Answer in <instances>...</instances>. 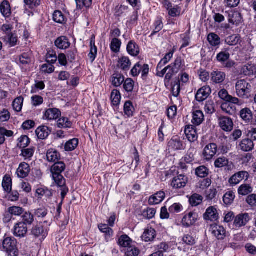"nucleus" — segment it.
Segmentation results:
<instances>
[{"label": "nucleus", "instance_id": "nucleus-1", "mask_svg": "<svg viewBox=\"0 0 256 256\" xmlns=\"http://www.w3.org/2000/svg\"><path fill=\"white\" fill-rule=\"evenodd\" d=\"M65 168L66 165L62 161H57L51 167L52 179L58 186H62L66 183V180L61 174Z\"/></svg>", "mask_w": 256, "mask_h": 256}, {"label": "nucleus", "instance_id": "nucleus-2", "mask_svg": "<svg viewBox=\"0 0 256 256\" xmlns=\"http://www.w3.org/2000/svg\"><path fill=\"white\" fill-rule=\"evenodd\" d=\"M0 248L6 252L8 256H18V250L16 248V240L12 237H6L3 240Z\"/></svg>", "mask_w": 256, "mask_h": 256}, {"label": "nucleus", "instance_id": "nucleus-3", "mask_svg": "<svg viewBox=\"0 0 256 256\" xmlns=\"http://www.w3.org/2000/svg\"><path fill=\"white\" fill-rule=\"evenodd\" d=\"M252 90L250 84L246 80H239L236 84V94L240 98L248 96Z\"/></svg>", "mask_w": 256, "mask_h": 256}, {"label": "nucleus", "instance_id": "nucleus-4", "mask_svg": "<svg viewBox=\"0 0 256 256\" xmlns=\"http://www.w3.org/2000/svg\"><path fill=\"white\" fill-rule=\"evenodd\" d=\"M198 218V214L195 212L186 213L182 218V224L185 228H189L195 224Z\"/></svg>", "mask_w": 256, "mask_h": 256}, {"label": "nucleus", "instance_id": "nucleus-5", "mask_svg": "<svg viewBox=\"0 0 256 256\" xmlns=\"http://www.w3.org/2000/svg\"><path fill=\"white\" fill-rule=\"evenodd\" d=\"M12 232L15 236L24 238L28 232V227L24 222H18L14 226Z\"/></svg>", "mask_w": 256, "mask_h": 256}, {"label": "nucleus", "instance_id": "nucleus-6", "mask_svg": "<svg viewBox=\"0 0 256 256\" xmlns=\"http://www.w3.org/2000/svg\"><path fill=\"white\" fill-rule=\"evenodd\" d=\"M188 182V178L184 174H178L172 178L171 186L174 188H181L186 186Z\"/></svg>", "mask_w": 256, "mask_h": 256}, {"label": "nucleus", "instance_id": "nucleus-7", "mask_svg": "<svg viewBox=\"0 0 256 256\" xmlns=\"http://www.w3.org/2000/svg\"><path fill=\"white\" fill-rule=\"evenodd\" d=\"M210 230L212 234L218 240H222L226 236V232L222 226L213 224L211 225Z\"/></svg>", "mask_w": 256, "mask_h": 256}, {"label": "nucleus", "instance_id": "nucleus-8", "mask_svg": "<svg viewBox=\"0 0 256 256\" xmlns=\"http://www.w3.org/2000/svg\"><path fill=\"white\" fill-rule=\"evenodd\" d=\"M170 150H178L184 148V146L180 138L178 136H173L168 143Z\"/></svg>", "mask_w": 256, "mask_h": 256}, {"label": "nucleus", "instance_id": "nucleus-9", "mask_svg": "<svg viewBox=\"0 0 256 256\" xmlns=\"http://www.w3.org/2000/svg\"><path fill=\"white\" fill-rule=\"evenodd\" d=\"M217 146L215 144H210L204 148L203 154L205 160H211L217 152Z\"/></svg>", "mask_w": 256, "mask_h": 256}, {"label": "nucleus", "instance_id": "nucleus-10", "mask_svg": "<svg viewBox=\"0 0 256 256\" xmlns=\"http://www.w3.org/2000/svg\"><path fill=\"white\" fill-rule=\"evenodd\" d=\"M61 116V112L56 108H48L44 112L43 119L47 120H53L58 118Z\"/></svg>", "mask_w": 256, "mask_h": 256}, {"label": "nucleus", "instance_id": "nucleus-11", "mask_svg": "<svg viewBox=\"0 0 256 256\" xmlns=\"http://www.w3.org/2000/svg\"><path fill=\"white\" fill-rule=\"evenodd\" d=\"M228 14V19L229 23L238 26L242 22V16L238 11L230 10L226 12Z\"/></svg>", "mask_w": 256, "mask_h": 256}, {"label": "nucleus", "instance_id": "nucleus-12", "mask_svg": "<svg viewBox=\"0 0 256 256\" xmlns=\"http://www.w3.org/2000/svg\"><path fill=\"white\" fill-rule=\"evenodd\" d=\"M184 134L190 142H194L198 140V134L196 128L192 125H187L185 127Z\"/></svg>", "mask_w": 256, "mask_h": 256}, {"label": "nucleus", "instance_id": "nucleus-13", "mask_svg": "<svg viewBox=\"0 0 256 256\" xmlns=\"http://www.w3.org/2000/svg\"><path fill=\"white\" fill-rule=\"evenodd\" d=\"M218 124L221 128L225 132H230L233 128V122L229 118L223 116L218 120Z\"/></svg>", "mask_w": 256, "mask_h": 256}, {"label": "nucleus", "instance_id": "nucleus-14", "mask_svg": "<svg viewBox=\"0 0 256 256\" xmlns=\"http://www.w3.org/2000/svg\"><path fill=\"white\" fill-rule=\"evenodd\" d=\"M211 93V88L209 86H204L200 88L196 94V100L200 102L206 100Z\"/></svg>", "mask_w": 256, "mask_h": 256}, {"label": "nucleus", "instance_id": "nucleus-15", "mask_svg": "<svg viewBox=\"0 0 256 256\" xmlns=\"http://www.w3.org/2000/svg\"><path fill=\"white\" fill-rule=\"evenodd\" d=\"M249 220L250 216L248 214H240L235 217L234 224L236 228H240L246 226Z\"/></svg>", "mask_w": 256, "mask_h": 256}, {"label": "nucleus", "instance_id": "nucleus-16", "mask_svg": "<svg viewBox=\"0 0 256 256\" xmlns=\"http://www.w3.org/2000/svg\"><path fill=\"white\" fill-rule=\"evenodd\" d=\"M204 218L207 220L216 221L218 220V214L216 208L212 206L208 208L204 214Z\"/></svg>", "mask_w": 256, "mask_h": 256}, {"label": "nucleus", "instance_id": "nucleus-17", "mask_svg": "<svg viewBox=\"0 0 256 256\" xmlns=\"http://www.w3.org/2000/svg\"><path fill=\"white\" fill-rule=\"evenodd\" d=\"M248 172H240L233 175L230 178L228 182L231 186H234L238 184L244 180L245 177L248 178Z\"/></svg>", "mask_w": 256, "mask_h": 256}, {"label": "nucleus", "instance_id": "nucleus-18", "mask_svg": "<svg viewBox=\"0 0 256 256\" xmlns=\"http://www.w3.org/2000/svg\"><path fill=\"white\" fill-rule=\"evenodd\" d=\"M132 65V62L129 58L122 56L118 58V67L123 71H128Z\"/></svg>", "mask_w": 256, "mask_h": 256}, {"label": "nucleus", "instance_id": "nucleus-19", "mask_svg": "<svg viewBox=\"0 0 256 256\" xmlns=\"http://www.w3.org/2000/svg\"><path fill=\"white\" fill-rule=\"evenodd\" d=\"M165 196L166 194L164 192H158L150 197L148 204L150 205L158 204L163 201Z\"/></svg>", "mask_w": 256, "mask_h": 256}, {"label": "nucleus", "instance_id": "nucleus-20", "mask_svg": "<svg viewBox=\"0 0 256 256\" xmlns=\"http://www.w3.org/2000/svg\"><path fill=\"white\" fill-rule=\"evenodd\" d=\"M50 128L46 126H41L36 130V134L39 139H46L50 134Z\"/></svg>", "mask_w": 256, "mask_h": 256}, {"label": "nucleus", "instance_id": "nucleus-21", "mask_svg": "<svg viewBox=\"0 0 256 256\" xmlns=\"http://www.w3.org/2000/svg\"><path fill=\"white\" fill-rule=\"evenodd\" d=\"M55 46L59 49L60 50H66L68 48L70 43L68 39L64 36H62L58 38L54 42Z\"/></svg>", "mask_w": 256, "mask_h": 256}, {"label": "nucleus", "instance_id": "nucleus-22", "mask_svg": "<svg viewBox=\"0 0 256 256\" xmlns=\"http://www.w3.org/2000/svg\"><path fill=\"white\" fill-rule=\"evenodd\" d=\"M0 11L2 16L6 18H8L12 14L11 7L10 2L4 0L0 4Z\"/></svg>", "mask_w": 256, "mask_h": 256}, {"label": "nucleus", "instance_id": "nucleus-23", "mask_svg": "<svg viewBox=\"0 0 256 256\" xmlns=\"http://www.w3.org/2000/svg\"><path fill=\"white\" fill-rule=\"evenodd\" d=\"M124 80V76L119 72H114L111 76L112 84L116 88L120 86L123 84Z\"/></svg>", "mask_w": 256, "mask_h": 256}, {"label": "nucleus", "instance_id": "nucleus-24", "mask_svg": "<svg viewBox=\"0 0 256 256\" xmlns=\"http://www.w3.org/2000/svg\"><path fill=\"white\" fill-rule=\"evenodd\" d=\"M29 172V165L26 162H22L20 164L18 168L16 174L18 177L24 178L28 176Z\"/></svg>", "mask_w": 256, "mask_h": 256}, {"label": "nucleus", "instance_id": "nucleus-25", "mask_svg": "<svg viewBox=\"0 0 256 256\" xmlns=\"http://www.w3.org/2000/svg\"><path fill=\"white\" fill-rule=\"evenodd\" d=\"M204 120L203 112L200 110H196L192 112V122L195 126L200 125Z\"/></svg>", "mask_w": 256, "mask_h": 256}, {"label": "nucleus", "instance_id": "nucleus-26", "mask_svg": "<svg viewBox=\"0 0 256 256\" xmlns=\"http://www.w3.org/2000/svg\"><path fill=\"white\" fill-rule=\"evenodd\" d=\"M226 78V74L224 72L220 71H214L211 74V80L215 84H220L224 81Z\"/></svg>", "mask_w": 256, "mask_h": 256}, {"label": "nucleus", "instance_id": "nucleus-27", "mask_svg": "<svg viewBox=\"0 0 256 256\" xmlns=\"http://www.w3.org/2000/svg\"><path fill=\"white\" fill-rule=\"evenodd\" d=\"M126 50L128 54L133 56H137L140 53L138 46L133 40L128 43Z\"/></svg>", "mask_w": 256, "mask_h": 256}, {"label": "nucleus", "instance_id": "nucleus-28", "mask_svg": "<svg viewBox=\"0 0 256 256\" xmlns=\"http://www.w3.org/2000/svg\"><path fill=\"white\" fill-rule=\"evenodd\" d=\"M156 236V232L152 228L146 230L142 236V240L146 242L152 241Z\"/></svg>", "mask_w": 256, "mask_h": 256}, {"label": "nucleus", "instance_id": "nucleus-29", "mask_svg": "<svg viewBox=\"0 0 256 256\" xmlns=\"http://www.w3.org/2000/svg\"><path fill=\"white\" fill-rule=\"evenodd\" d=\"M239 146L242 151L248 152L253 149L254 144L251 140L246 138L240 142Z\"/></svg>", "mask_w": 256, "mask_h": 256}, {"label": "nucleus", "instance_id": "nucleus-30", "mask_svg": "<svg viewBox=\"0 0 256 256\" xmlns=\"http://www.w3.org/2000/svg\"><path fill=\"white\" fill-rule=\"evenodd\" d=\"M94 36H92L90 40V52L88 54V56L92 62L96 59V56H97V52H98V50L97 48L95 45V40H94Z\"/></svg>", "mask_w": 256, "mask_h": 256}, {"label": "nucleus", "instance_id": "nucleus-31", "mask_svg": "<svg viewBox=\"0 0 256 256\" xmlns=\"http://www.w3.org/2000/svg\"><path fill=\"white\" fill-rule=\"evenodd\" d=\"M240 116L246 123L252 122L253 118L252 112L248 108H244L240 110Z\"/></svg>", "mask_w": 256, "mask_h": 256}, {"label": "nucleus", "instance_id": "nucleus-32", "mask_svg": "<svg viewBox=\"0 0 256 256\" xmlns=\"http://www.w3.org/2000/svg\"><path fill=\"white\" fill-rule=\"evenodd\" d=\"M221 108L224 112L230 115L234 114L236 110L234 105L228 102L222 103L221 106Z\"/></svg>", "mask_w": 256, "mask_h": 256}, {"label": "nucleus", "instance_id": "nucleus-33", "mask_svg": "<svg viewBox=\"0 0 256 256\" xmlns=\"http://www.w3.org/2000/svg\"><path fill=\"white\" fill-rule=\"evenodd\" d=\"M32 234L36 238L40 237L42 236L44 238H46V232L44 230L43 226L38 225L34 226L31 231Z\"/></svg>", "mask_w": 256, "mask_h": 256}, {"label": "nucleus", "instance_id": "nucleus-34", "mask_svg": "<svg viewBox=\"0 0 256 256\" xmlns=\"http://www.w3.org/2000/svg\"><path fill=\"white\" fill-rule=\"evenodd\" d=\"M72 122L66 117L60 118L57 122V126L61 128H68L72 127Z\"/></svg>", "mask_w": 256, "mask_h": 256}, {"label": "nucleus", "instance_id": "nucleus-35", "mask_svg": "<svg viewBox=\"0 0 256 256\" xmlns=\"http://www.w3.org/2000/svg\"><path fill=\"white\" fill-rule=\"evenodd\" d=\"M110 98L112 104L114 106H118L121 100V94L120 91L117 90H114L112 92Z\"/></svg>", "mask_w": 256, "mask_h": 256}, {"label": "nucleus", "instance_id": "nucleus-36", "mask_svg": "<svg viewBox=\"0 0 256 256\" xmlns=\"http://www.w3.org/2000/svg\"><path fill=\"white\" fill-rule=\"evenodd\" d=\"M208 40L212 46H216L220 44V39L218 35L214 33H210L208 36Z\"/></svg>", "mask_w": 256, "mask_h": 256}, {"label": "nucleus", "instance_id": "nucleus-37", "mask_svg": "<svg viewBox=\"0 0 256 256\" xmlns=\"http://www.w3.org/2000/svg\"><path fill=\"white\" fill-rule=\"evenodd\" d=\"M164 27L162 18L161 16H158L154 24V30L151 35H154L160 31Z\"/></svg>", "mask_w": 256, "mask_h": 256}, {"label": "nucleus", "instance_id": "nucleus-38", "mask_svg": "<svg viewBox=\"0 0 256 256\" xmlns=\"http://www.w3.org/2000/svg\"><path fill=\"white\" fill-rule=\"evenodd\" d=\"M78 138H74L68 141L64 145V150L66 151H72L78 146Z\"/></svg>", "mask_w": 256, "mask_h": 256}, {"label": "nucleus", "instance_id": "nucleus-39", "mask_svg": "<svg viewBox=\"0 0 256 256\" xmlns=\"http://www.w3.org/2000/svg\"><path fill=\"white\" fill-rule=\"evenodd\" d=\"M22 216V221L26 226L27 225H32L34 222V215L29 212H24Z\"/></svg>", "mask_w": 256, "mask_h": 256}, {"label": "nucleus", "instance_id": "nucleus-40", "mask_svg": "<svg viewBox=\"0 0 256 256\" xmlns=\"http://www.w3.org/2000/svg\"><path fill=\"white\" fill-rule=\"evenodd\" d=\"M202 200L203 198L202 196L194 194L190 198L189 202L192 206H196L202 202Z\"/></svg>", "mask_w": 256, "mask_h": 256}, {"label": "nucleus", "instance_id": "nucleus-41", "mask_svg": "<svg viewBox=\"0 0 256 256\" xmlns=\"http://www.w3.org/2000/svg\"><path fill=\"white\" fill-rule=\"evenodd\" d=\"M178 72L181 70H183L184 67V62L180 57L177 58L174 63L170 64Z\"/></svg>", "mask_w": 256, "mask_h": 256}, {"label": "nucleus", "instance_id": "nucleus-42", "mask_svg": "<svg viewBox=\"0 0 256 256\" xmlns=\"http://www.w3.org/2000/svg\"><path fill=\"white\" fill-rule=\"evenodd\" d=\"M98 228L101 232L106 234V238H110L113 236V230L111 228H109L107 224H98Z\"/></svg>", "mask_w": 256, "mask_h": 256}, {"label": "nucleus", "instance_id": "nucleus-43", "mask_svg": "<svg viewBox=\"0 0 256 256\" xmlns=\"http://www.w3.org/2000/svg\"><path fill=\"white\" fill-rule=\"evenodd\" d=\"M14 132L12 130H7L5 128H0V144H2L5 142V136L11 137L13 136Z\"/></svg>", "mask_w": 256, "mask_h": 256}, {"label": "nucleus", "instance_id": "nucleus-44", "mask_svg": "<svg viewBox=\"0 0 256 256\" xmlns=\"http://www.w3.org/2000/svg\"><path fill=\"white\" fill-rule=\"evenodd\" d=\"M124 110L125 115L127 116L128 117H130L133 116L134 108L131 102L127 101L125 102Z\"/></svg>", "mask_w": 256, "mask_h": 256}, {"label": "nucleus", "instance_id": "nucleus-45", "mask_svg": "<svg viewBox=\"0 0 256 256\" xmlns=\"http://www.w3.org/2000/svg\"><path fill=\"white\" fill-rule=\"evenodd\" d=\"M256 70V66L252 64H248L244 65L242 68V72L245 76L253 74Z\"/></svg>", "mask_w": 256, "mask_h": 256}, {"label": "nucleus", "instance_id": "nucleus-46", "mask_svg": "<svg viewBox=\"0 0 256 256\" xmlns=\"http://www.w3.org/2000/svg\"><path fill=\"white\" fill-rule=\"evenodd\" d=\"M2 186L4 191L8 192L12 190V180L10 176L6 175L4 177Z\"/></svg>", "mask_w": 256, "mask_h": 256}, {"label": "nucleus", "instance_id": "nucleus-47", "mask_svg": "<svg viewBox=\"0 0 256 256\" xmlns=\"http://www.w3.org/2000/svg\"><path fill=\"white\" fill-rule=\"evenodd\" d=\"M252 188L248 184H243L241 185L238 189V194L242 196H246L252 192Z\"/></svg>", "mask_w": 256, "mask_h": 256}, {"label": "nucleus", "instance_id": "nucleus-48", "mask_svg": "<svg viewBox=\"0 0 256 256\" xmlns=\"http://www.w3.org/2000/svg\"><path fill=\"white\" fill-rule=\"evenodd\" d=\"M30 143V139L26 135L22 136L18 140L17 146L20 148H26Z\"/></svg>", "mask_w": 256, "mask_h": 256}, {"label": "nucleus", "instance_id": "nucleus-49", "mask_svg": "<svg viewBox=\"0 0 256 256\" xmlns=\"http://www.w3.org/2000/svg\"><path fill=\"white\" fill-rule=\"evenodd\" d=\"M121 44L120 40L117 38H112L110 45L111 50L115 53L119 52Z\"/></svg>", "mask_w": 256, "mask_h": 256}, {"label": "nucleus", "instance_id": "nucleus-50", "mask_svg": "<svg viewBox=\"0 0 256 256\" xmlns=\"http://www.w3.org/2000/svg\"><path fill=\"white\" fill-rule=\"evenodd\" d=\"M131 239L126 234L122 235L118 239V244L120 246L129 247L131 244Z\"/></svg>", "mask_w": 256, "mask_h": 256}, {"label": "nucleus", "instance_id": "nucleus-51", "mask_svg": "<svg viewBox=\"0 0 256 256\" xmlns=\"http://www.w3.org/2000/svg\"><path fill=\"white\" fill-rule=\"evenodd\" d=\"M174 51V49L173 48L165 55L164 57L158 63V68H160L161 66H164L171 60L173 57Z\"/></svg>", "mask_w": 256, "mask_h": 256}, {"label": "nucleus", "instance_id": "nucleus-52", "mask_svg": "<svg viewBox=\"0 0 256 256\" xmlns=\"http://www.w3.org/2000/svg\"><path fill=\"white\" fill-rule=\"evenodd\" d=\"M134 82L130 78H128L124 80L123 87L124 90L128 92H132L134 88Z\"/></svg>", "mask_w": 256, "mask_h": 256}, {"label": "nucleus", "instance_id": "nucleus-53", "mask_svg": "<svg viewBox=\"0 0 256 256\" xmlns=\"http://www.w3.org/2000/svg\"><path fill=\"white\" fill-rule=\"evenodd\" d=\"M4 40L11 47L16 46L18 43V37L14 33L8 36H4Z\"/></svg>", "mask_w": 256, "mask_h": 256}, {"label": "nucleus", "instance_id": "nucleus-54", "mask_svg": "<svg viewBox=\"0 0 256 256\" xmlns=\"http://www.w3.org/2000/svg\"><path fill=\"white\" fill-rule=\"evenodd\" d=\"M46 158L48 160H59L60 154L57 150L54 149H50L47 152Z\"/></svg>", "mask_w": 256, "mask_h": 256}, {"label": "nucleus", "instance_id": "nucleus-55", "mask_svg": "<svg viewBox=\"0 0 256 256\" xmlns=\"http://www.w3.org/2000/svg\"><path fill=\"white\" fill-rule=\"evenodd\" d=\"M24 98L21 97L16 98L13 102L12 107L14 110L17 112H20L23 106Z\"/></svg>", "mask_w": 256, "mask_h": 256}, {"label": "nucleus", "instance_id": "nucleus-56", "mask_svg": "<svg viewBox=\"0 0 256 256\" xmlns=\"http://www.w3.org/2000/svg\"><path fill=\"white\" fill-rule=\"evenodd\" d=\"M235 198L234 194L232 191H229L225 194L223 196V201L226 205H230L233 202Z\"/></svg>", "mask_w": 256, "mask_h": 256}, {"label": "nucleus", "instance_id": "nucleus-57", "mask_svg": "<svg viewBox=\"0 0 256 256\" xmlns=\"http://www.w3.org/2000/svg\"><path fill=\"white\" fill-rule=\"evenodd\" d=\"M35 149L34 148H23L22 150L20 156L26 159L30 158L34 154Z\"/></svg>", "mask_w": 256, "mask_h": 256}, {"label": "nucleus", "instance_id": "nucleus-58", "mask_svg": "<svg viewBox=\"0 0 256 256\" xmlns=\"http://www.w3.org/2000/svg\"><path fill=\"white\" fill-rule=\"evenodd\" d=\"M167 72L164 78V83L166 84H168L172 77L178 73V72L172 68V66L170 65L167 66Z\"/></svg>", "mask_w": 256, "mask_h": 256}, {"label": "nucleus", "instance_id": "nucleus-59", "mask_svg": "<svg viewBox=\"0 0 256 256\" xmlns=\"http://www.w3.org/2000/svg\"><path fill=\"white\" fill-rule=\"evenodd\" d=\"M240 40V36L238 35L234 34L228 36L226 39V42L230 46H236Z\"/></svg>", "mask_w": 256, "mask_h": 256}, {"label": "nucleus", "instance_id": "nucleus-60", "mask_svg": "<svg viewBox=\"0 0 256 256\" xmlns=\"http://www.w3.org/2000/svg\"><path fill=\"white\" fill-rule=\"evenodd\" d=\"M8 212L15 216H20L24 212V209L20 206H10L8 208Z\"/></svg>", "mask_w": 256, "mask_h": 256}, {"label": "nucleus", "instance_id": "nucleus-61", "mask_svg": "<svg viewBox=\"0 0 256 256\" xmlns=\"http://www.w3.org/2000/svg\"><path fill=\"white\" fill-rule=\"evenodd\" d=\"M54 20L60 24H62L65 22V17L62 12L60 10H56L53 14Z\"/></svg>", "mask_w": 256, "mask_h": 256}, {"label": "nucleus", "instance_id": "nucleus-62", "mask_svg": "<svg viewBox=\"0 0 256 256\" xmlns=\"http://www.w3.org/2000/svg\"><path fill=\"white\" fill-rule=\"evenodd\" d=\"M45 88V84L42 81L36 80L34 84L32 86L31 92L34 94L37 92L39 90H42Z\"/></svg>", "mask_w": 256, "mask_h": 256}, {"label": "nucleus", "instance_id": "nucleus-63", "mask_svg": "<svg viewBox=\"0 0 256 256\" xmlns=\"http://www.w3.org/2000/svg\"><path fill=\"white\" fill-rule=\"evenodd\" d=\"M196 174L200 178H205L208 174V170L204 166H200L196 169Z\"/></svg>", "mask_w": 256, "mask_h": 256}, {"label": "nucleus", "instance_id": "nucleus-64", "mask_svg": "<svg viewBox=\"0 0 256 256\" xmlns=\"http://www.w3.org/2000/svg\"><path fill=\"white\" fill-rule=\"evenodd\" d=\"M230 56L228 52H221L217 54L216 59L220 62L224 64L229 59Z\"/></svg>", "mask_w": 256, "mask_h": 256}]
</instances>
